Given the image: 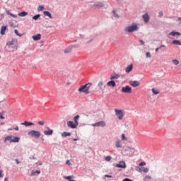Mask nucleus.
<instances>
[{"mask_svg":"<svg viewBox=\"0 0 181 181\" xmlns=\"http://www.w3.org/2000/svg\"><path fill=\"white\" fill-rule=\"evenodd\" d=\"M90 87H91V83H88L83 86H81L78 89V91H79V93H84L85 94H90Z\"/></svg>","mask_w":181,"mask_h":181,"instance_id":"obj_1","label":"nucleus"},{"mask_svg":"<svg viewBox=\"0 0 181 181\" xmlns=\"http://www.w3.org/2000/svg\"><path fill=\"white\" fill-rule=\"evenodd\" d=\"M139 28L136 23H132L131 25L127 26L124 28V32H127L128 33H132V32H136Z\"/></svg>","mask_w":181,"mask_h":181,"instance_id":"obj_2","label":"nucleus"},{"mask_svg":"<svg viewBox=\"0 0 181 181\" xmlns=\"http://www.w3.org/2000/svg\"><path fill=\"white\" fill-rule=\"evenodd\" d=\"M19 141H21V138L18 137V136H15L13 135H10V136H7L6 137L4 138V142H10V143H18L19 142Z\"/></svg>","mask_w":181,"mask_h":181,"instance_id":"obj_3","label":"nucleus"},{"mask_svg":"<svg viewBox=\"0 0 181 181\" xmlns=\"http://www.w3.org/2000/svg\"><path fill=\"white\" fill-rule=\"evenodd\" d=\"M28 135L30 136H32L33 138H36V139H38L41 134H40V132L39 131L31 130L28 132Z\"/></svg>","mask_w":181,"mask_h":181,"instance_id":"obj_4","label":"nucleus"},{"mask_svg":"<svg viewBox=\"0 0 181 181\" xmlns=\"http://www.w3.org/2000/svg\"><path fill=\"white\" fill-rule=\"evenodd\" d=\"M125 155L127 156H134L135 155V149L132 147H127L125 149Z\"/></svg>","mask_w":181,"mask_h":181,"instance_id":"obj_5","label":"nucleus"},{"mask_svg":"<svg viewBox=\"0 0 181 181\" xmlns=\"http://www.w3.org/2000/svg\"><path fill=\"white\" fill-rule=\"evenodd\" d=\"M115 115L117 117L118 119L121 120L124 118V112L121 110L115 109Z\"/></svg>","mask_w":181,"mask_h":181,"instance_id":"obj_6","label":"nucleus"},{"mask_svg":"<svg viewBox=\"0 0 181 181\" xmlns=\"http://www.w3.org/2000/svg\"><path fill=\"white\" fill-rule=\"evenodd\" d=\"M122 93H124L125 94H132V88L129 87V86H126L122 88Z\"/></svg>","mask_w":181,"mask_h":181,"instance_id":"obj_7","label":"nucleus"},{"mask_svg":"<svg viewBox=\"0 0 181 181\" xmlns=\"http://www.w3.org/2000/svg\"><path fill=\"white\" fill-rule=\"evenodd\" d=\"M67 127H69V128H71L72 129H74L77 128L78 125L76 123H74V122L73 121H69L67 122Z\"/></svg>","mask_w":181,"mask_h":181,"instance_id":"obj_8","label":"nucleus"},{"mask_svg":"<svg viewBox=\"0 0 181 181\" xmlns=\"http://www.w3.org/2000/svg\"><path fill=\"white\" fill-rule=\"evenodd\" d=\"M130 86L132 87H139L141 86V83L138 81H131L129 82Z\"/></svg>","mask_w":181,"mask_h":181,"instance_id":"obj_9","label":"nucleus"},{"mask_svg":"<svg viewBox=\"0 0 181 181\" xmlns=\"http://www.w3.org/2000/svg\"><path fill=\"white\" fill-rule=\"evenodd\" d=\"M106 124L104 121H100L93 124V127H105Z\"/></svg>","mask_w":181,"mask_h":181,"instance_id":"obj_10","label":"nucleus"},{"mask_svg":"<svg viewBox=\"0 0 181 181\" xmlns=\"http://www.w3.org/2000/svg\"><path fill=\"white\" fill-rule=\"evenodd\" d=\"M132 69H134V65L131 64L125 68L126 73H131V71H132Z\"/></svg>","mask_w":181,"mask_h":181,"instance_id":"obj_11","label":"nucleus"},{"mask_svg":"<svg viewBox=\"0 0 181 181\" xmlns=\"http://www.w3.org/2000/svg\"><path fill=\"white\" fill-rule=\"evenodd\" d=\"M116 168H127V165L125 164V162L121 161L119 163L116 164Z\"/></svg>","mask_w":181,"mask_h":181,"instance_id":"obj_12","label":"nucleus"},{"mask_svg":"<svg viewBox=\"0 0 181 181\" xmlns=\"http://www.w3.org/2000/svg\"><path fill=\"white\" fill-rule=\"evenodd\" d=\"M7 29H8V25L1 26V31H0L1 35H5V32H6Z\"/></svg>","mask_w":181,"mask_h":181,"instance_id":"obj_13","label":"nucleus"},{"mask_svg":"<svg viewBox=\"0 0 181 181\" xmlns=\"http://www.w3.org/2000/svg\"><path fill=\"white\" fill-rule=\"evenodd\" d=\"M33 40H35V41L40 40V39H42V35L37 34L35 35H33Z\"/></svg>","mask_w":181,"mask_h":181,"instance_id":"obj_14","label":"nucleus"},{"mask_svg":"<svg viewBox=\"0 0 181 181\" xmlns=\"http://www.w3.org/2000/svg\"><path fill=\"white\" fill-rule=\"evenodd\" d=\"M143 19L146 23H148V22H149V15H148V13H145L143 15Z\"/></svg>","mask_w":181,"mask_h":181,"instance_id":"obj_15","label":"nucleus"},{"mask_svg":"<svg viewBox=\"0 0 181 181\" xmlns=\"http://www.w3.org/2000/svg\"><path fill=\"white\" fill-rule=\"evenodd\" d=\"M21 125H25V127H30L31 125H35L33 122L25 121L23 123H21Z\"/></svg>","mask_w":181,"mask_h":181,"instance_id":"obj_16","label":"nucleus"},{"mask_svg":"<svg viewBox=\"0 0 181 181\" xmlns=\"http://www.w3.org/2000/svg\"><path fill=\"white\" fill-rule=\"evenodd\" d=\"M107 86H108V87H115L116 86L115 81H110L109 82H107Z\"/></svg>","mask_w":181,"mask_h":181,"instance_id":"obj_17","label":"nucleus"},{"mask_svg":"<svg viewBox=\"0 0 181 181\" xmlns=\"http://www.w3.org/2000/svg\"><path fill=\"white\" fill-rule=\"evenodd\" d=\"M176 35H177V36H181V33H179V32L173 31V32H171V33H169V35H170V36H176Z\"/></svg>","mask_w":181,"mask_h":181,"instance_id":"obj_18","label":"nucleus"},{"mask_svg":"<svg viewBox=\"0 0 181 181\" xmlns=\"http://www.w3.org/2000/svg\"><path fill=\"white\" fill-rule=\"evenodd\" d=\"M78 119H80V115H76L74 117V121L76 125L78 126Z\"/></svg>","mask_w":181,"mask_h":181,"instance_id":"obj_19","label":"nucleus"},{"mask_svg":"<svg viewBox=\"0 0 181 181\" xmlns=\"http://www.w3.org/2000/svg\"><path fill=\"white\" fill-rule=\"evenodd\" d=\"M45 135H53V130L49 129L44 132Z\"/></svg>","mask_w":181,"mask_h":181,"instance_id":"obj_20","label":"nucleus"},{"mask_svg":"<svg viewBox=\"0 0 181 181\" xmlns=\"http://www.w3.org/2000/svg\"><path fill=\"white\" fill-rule=\"evenodd\" d=\"M117 78H119V75L115 74V75H112L110 77V80H117Z\"/></svg>","mask_w":181,"mask_h":181,"instance_id":"obj_21","label":"nucleus"},{"mask_svg":"<svg viewBox=\"0 0 181 181\" xmlns=\"http://www.w3.org/2000/svg\"><path fill=\"white\" fill-rule=\"evenodd\" d=\"M43 13H44V15H45V16H49L50 18V19L53 18V17L52 16V13H50V12L44 11Z\"/></svg>","mask_w":181,"mask_h":181,"instance_id":"obj_22","label":"nucleus"},{"mask_svg":"<svg viewBox=\"0 0 181 181\" xmlns=\"http://www.w3.org/2000/svg\"><path fill=\"white\" fill-rule=\"evenodd\" d=\"M173 45H177V46H181V42L177 40L173 41Z\"/></svg>","mask_w":181,"mask_h":181,"instance_id":"obj_23","label":"nucleus"},{"mask_svg":"<svg viewBox=\"0 0 181 181\" xmlns=\"http://www.w3.org/2000/svg\"><path fill=\"white\" fill-rule=\"evenodd\" d=\"M152 93L155 94V95H158L159 94V90L156 89L155 88H152Z\"/></svg>","mask_w":181,"mask_h":181,"instance_id":"obj_24","label":"nucleus"},{"mask_svg":"<svg viewBox=\"0 0 181 181\" xmlns=\"http://www.w3.org/2000/svg\"><path fill=\"white\" fill-rule=\"evenodd\" d=\"M116 148H121V140H117L115 144Z\"/></svg>","mask_w":181,"mask_h":181,"instance_id":"obj_25","label":"nucleus"},{"mask_svg":"<svg viewBox=\"0 0 181 181\" xmlns=\"http://www.w3.org/2000/svg\"><path fill=\"white\" fill-rule=\"evenodd\" d=\"M28 15V12H25V11H23V12H21L20 13H18V16H26Z\"/></svg>","mask_w":181,"mask_h":181,"instance_id":"obj_26","label":"nucleus"},{"mask_svg":"<svg viewBox=\"0 0 181 181\" xmlns=\"http://www.w3.org/2000/svg\"><path fill=\"white\" fill-rule=\"evenodd\" d=\"M14 42H15V39H13L11 41H8L6 43V46H12L13 45Z\"/></svg>","mask_w":181,"mask_h":181,"instance_id":"obj_27","label":"nucleus"},{"mask_svg":"<svg viewBox=\"0 0 181 181\" xmlns=\"http://www.w3.org/2000/svg\"><path fill=\"white\" fill-rule=\"evenodd\" d=\"M141 170L144 173H148L149 172V169H148L147 168H145V167H141Z\"/></svg>","mask_w":181,"mask_h":181,"instance_id":"obj_28","label":"nucleus"},{"mask_svg":"<svg viewBox=\"0 0 181 181\" xmlns=\"http://www.w3.org/2000/svg\"><path fill=\"white\" fill-rule=\"evenodd\" d=\"M40 175V170H36V171H33L31 173V176H35V175Z\"/></svg>","mask_w":181,"mask_h":181,"instance_id":"obj_29","label":"nucleus"},{"mask_svg":"<svg viewBox=\"0 0 181 181\" xmlns=\"http://www.w3.org/2000/svg\"><path fill=\"white\" fill-rule=\"evenodd\" d=\"M40 18V14H37L33 17V19H34V21H37V19H39Z\"/></svg>","mask_w":181,"mask_h":181,"instance_id":"obj_30","label":"nucleus"},{"mask_svg":"<svg viewBox=\"0 0 181 181\" xmlns=\"http://www.w3.org/2000/svg\"><path fill=\"white\" fill-rule=\"evenodd\" d=\"M71 135V134L69 133V132H64V133H62V136H70Z\"/></svg>","mask_w":181,"mask_h":181,"instance_id":"obj_31","label":"nucleus"},{"mask_svg":"<svg viewBox=\"0 0 181 181\" xmlns=\"http://www.w3.org/2000/svg\"><path fill=\"white\" fill-rule=\"evenodd\" d=\"M111 159H112V158H111V156H110L105 157V160H106V162H110V160H111Z\"/></svg>","mask_w":181,"mask_h":181,"instance_id":"obj_32","label":"nucleus"},{"mask_svg":"<svg viewBox=\"0 0 181 181\" xmlns=\"http://www.w3.org/2000/svg\"><path fill=\"white\" fill-rule=\"evenodd\" d=\"M71 47H69L64 50V53H71Z\"/></svg>","mask_w":181,"mask_h":181,"instance_id":"obj_33","label":"nucleus"},{"mask_svg":"<svg viewBox=\"0 0 181 181\" xmlns=\"http://www.w3.org/2000/svg\"><path fill=\"white\" fill-rule=\"evenodd\" d=\"M64 179H66V180H71V179H73L72 176H65L64 177Z\"/></svg>","mask_w":181,"mask_h":181,"instance_id":"obj_34","label":"nucleus"},{"mask_svg":"<svg viewBox=\"0 0 181 181\" xmlns=\"http://www.w3.org/2000/svg\"><path fill=\"white\" fill-rule=\"evenodd\" d=\"M146 57L147 59H149V58L152 57V55H151V52H146Z\"/></svg>","mask_w":181,"mask_h":181,"instance_id":"obj_35","label":"nucleus"},{"mask_svg":"<svg viewBox=\"0 0 181 181\" xmlns=\"http://www.w3.org/2000/svg\"><path fill=\"white\" fill-rule=\"evenodd\" d=\"M173 63L174 64H175V66H177V64H179V60H177V59H173Z\"/></svg>","mask_w":181,"mask_h":181,"instance_id":"obj_36","label":"nucleus"},{"mask_svg":"<svg viewBox=\"0 0 181 181\" xmlns=\"http://www.w3.org/2000/svg\"><path fill=\"white\" fill-rule=\"evenodd\" d=\"M0 119H5V117H4V112H0Z\"/></svg>","mask_w":181,"mask_h":181,"instance_id":"obj_37","label":"nucleus"},{"mask_svg":"<svg viewBox=\"0 0 181 181\" xmlns=\"http://www.w3.org/2000/svg\"><path fill=\"white\" fill-rule=\"evenodd\" d=\"M43 9H45V7L43 6H39L37 11H43Z\"/></svg>","mask_w":181,"mask_h":181,"instance_id":"obj_38","label":"nucleus"},{"mask_svg":"<svg viewBox=\"0 0 181 181\" xmlns=\"http://www.w3.org/2000/svg\"><path fill=\"white\" fill-rule=\"evenodd\" d=\"M14 33L17 35V36H19L20 37H22V35L19 34L18 30H14Z\"/></svg>","mask_w":181,"mask_h":181,"instance_id":"obj_39","label":"nucleus"},{"mask_svg":"<svg viewBox=\"0 0 181 181\" xmlns=\"http://www.w3.org/2000/svg\"><path fill=\"white\" fill-rule=\"evenodd\" d=\"M113 16H115V18H119V16H118V14L117 13V12L115 11H113Z\"/></svg>","mask_w":181,"mask_h":181,"instance_id":"obj_40","label":"nucleus"},{"mask_svg":"<svg viewBox=\"0 0 181 181\" xmlns=\"http://www.w3.org/2000/svg\"><path fill=\"white\" fill-rule=\"evenodd\" d=\"M37 124H38V125L43 126V125H45V121L42 120L40 122H38Z\"/></svg>","mask_w":181,"mask_h":181,"instance_id":"obj_41","label":"nucleus"},{"mask_svg":"<svg viewBox=\"0 0 181 181\" xmlns=\"http://www.w3.org/2000/svg\"><path fill=\"white\" fill-rule=\"evenodd\" d=\"M122 141H127V138L125 137V134H122Z\"/></svg>","mask_w":181,"mask_h":181,"instance_id":"obj_42","label":"nucleus"},{"mask_svg":"<svg viewBox=\"0 0 181 181\" xmlns=\"http://www.w3.org/2000/svg\"><path fill=\"white\" fill-rule=\"evenodd\" d=\"M136 170H137V172H142V168L136 167Z\"/></svg>","mask_w":181,"mask_h":181,"instance_id":"obj_43","label":"nucleus"},{"mask_svg":"<svg viewBox=\"0 0 181 181\" xmlns=\"http://www.w3.org/2000/svg\"><path fill=\"white\" fill-rule=\"evenodd\" d=\"M103 86H104V83L103 81L99 82L98 86L99 87H103Z\"/></svg>","mask_w":181,"mask_h":181,"instance_id":"obj_44","label":"nucleus"},{"mask_svg":"<svg viewBox=\"0 0 181 181\" xmlns=\"http://www.w3.org/2000/svg\"><path fill=\"white\" fill-rule=\"evenodd\" d=\"M145 165H146V163H145V162H141L139 163V166H145Z\"/></svg>","mask_w":181,"mask_h":181,"instance_id":"obj_45","label":"nucleus"},{"mask_svg":"<svg viewBox=\"0 0 181 181\" xmlns=\"http://www.w3.org/2000/svg\"><path fill=\"white\" fill-rule=\"evenodd\" d=\"M66 163V165H69V166H71V163L70 162V160H67Z\"/></svg>","mask_w":181,"mask_h":181,"instance_id":"obj_46","label":"nucleus"},{"mask_svg":"<svg viewBox=\"0 0 181 181\" xmlns=\"http://www.w3.org/2000/svg\"><path fill=\"white\" fill-rule=\"evenodd\" d=\"M3 172L4 171L2 170H0V177H4V175L2 174Z\"/></svg>","mask_w":181,"mask_h":181,"instance_id":"obj_47","label":"nucleus"},{"mask_svg":"<svg viewBox=\"0 0 181 181\" xmlns=\"http://www.w3.org/2000/svg\"><path fill=\"white\" fill-rule=\"evenodd\" d=\"M158 15L159 16H163V11H159Z\"/></svg>","mask_w":181,"mask_h":181,"instance_id":"obj_48","label":"nucleus"},{"mask_svg":"<svg viewBox=\"0 0 181 181\" xmlns=\"http://www.w3.org/2000/svg\"><path fill=\"white\" fill-rule=\"evenodd\" d=\"M10 16H12V18H18V16L13 13L10 14Z\"/></svg>","mask_w":181,"mask_h":181,"instance_id":"obj_49","label":"nucleus"},{"mask_svg":"<svg viewBox=\"0 0 181 181\" xmlns=\"http://www.w3.org/2000/svg\"><path fill=\"white\" fill-rule=\"evenodd\" d=\"M140 43H141V45H145V42H144V40H140Z\"/></svg>","mask_w":181,"mask_h":181,"instance_id":"obj_50","label":"nucleus"},{"mask_svg":"<svg viewBox=\"0 0 181 181\" xmlns=\"http://www.w3.org/2000/svg\"><path fill=\"white\" fill-rule=\"evenodd\" d=\"M145 179H152V177H151L150 175H146L145 177Z\"/></svg>","mask_w":181,"mask_h":181,"instance_id":"obj_51","label":"nucleus"},{"mask_svg":"<svg viewBox=\"0 0 181 181\" xmlns=\"http://www.w3.org/2000/svg\"><path fill=\"white\" fill-rule=\"evenodd\" d=\"M16 162L17 165H19V163H21V161H19V160L16 159Z\"/></svg>","mask_w":181,"mask_h":181,"instance_id":"obj_52","label":"nucleus"},{"mask_svg":"<svg viewBox=\"0 0 181 181\" xmlns=\"http://www.w3.org/2000/svg\"><path fill=\"white\" fill-rule=\"evenodd\" d=\"M15 131H19V127L18 126H16L15 128H14Z\"/></svg>","mask_w":181,"mask_h":181,"instance_id":"obj_53","label":"nucleus"},{"mask_svg":"<svg viewBox=\"0 0 181 181\" xmlns=\"http://www.w3.org/2000/svg\"><path fill=\"white\" fill-rule=\"evenodd\" d=\"M123 181H132L129 178H125L123 180Z\"/></svg>","mask_w":181,"mask_h":181,"instance_id":"obj_54","label":"nucleus"},{"mask_svg":"<svg viewBox=\"0 0 181 181\" xmlns=\"http://www.w3.org/2000/svg\"><path fill=\"white\" fill-rule=\"evenodd\" d=\"M95 6H103V4L100 3V4H96Z\"/></svg>","mask_w":181,"mask_h":181,"instance_id":"obj_55","label":"nucleus"},{"mask_svg":"<svg viewBox=\"0 0 181 181\" xmlns=\"http://www.w3.org/2000/svg\"><path fill=\"white\" fill-rule=\"evenodd\" d=\"M105 177H112V176L108 175H105Z\"/></svg>","mask_w":181,"mask_h":181,"instance_id":"obj_56","label":"nucleus"},{"mask_svg":"<svg viewBox=\"0 0 181 181\" xmlns=\"http://www.w3.org/2000/svg\"><path fill=\"white\" fill-rule=\"evenodd\" d=\"M6 13H7V15H10V16H11V12H9V11H6Z\"/></svg>","mask_w":181,"mask_h":181,"instance_id":"obj_57","label":"nucleus"},{"mask_svg":"<svg viewBox=\"0 0 181 181\" xmlns=\"http://www.w3.org/2000/svg\"><path fill=\"white\" fill-rule=\"evenodd\" d=\"M159 49H160V47H158L156 49V52H158L159 51Z\"/></svg>","mask_w":181,"mask_h":181,"instance_id":"obj_58","label":"nucleus"},{"mask_svg":"<svg viewBox=\"0 0 181 181\" xmlns=\"http://www.w3.org/2000/svg\"><path fill=\"white\" fill-rule=\"evenodd\" d=\"M177 21H181V17H179V18H177Z\"/></svg>","mask_w":181,"mask_h":181,"instance_id":"obj_59","label":"nucleus"},{"mask_svg":"<svg viewBox=\"0 0 181 181\" xmlns=\"http://www.w3.org/2000/svg\"><path fill=\"white\" fill-rule=\"evenodd\" d=\"M160 47H165V45H160Z\"/></svg>","mask_w":181,"mask_h":181,"instance_id":"obj_60","label":"nucleus"},{"mask_svg":"<svg viewBox=\"0 0 181 181\" xmlns=\"http://www.w3.org/2000/svg\"><path fill=\"white\" fill-rule=\"evenodd\" d=\"M74 141H78V139H74Z\"/></svg>","mask_w":181,"mask_h":181,"instance_id":"obj_61","label":"nucleus"},{"mask_svg":"<svg viewBox=\"0 0 181 181\" xmlns=\"http://www.w3.org/2000/svg\"><path fill=\"white\" fill-rule=\"evenodd\" d=\"M8 131H12V129H8Z\"/></svg>","mask_w":181,"mask_h":181,"instance_id":"obj_62","label":"nucleus"},{"mask_svg":"<svg viewBox=\"0 0 181 181\" xmlns=\"http://www.w3.org/2000/svg\"><path fill=\"white\" fill-rule=\"evenodd\" d=\"M4 123H2V122H1V125H4Z\"/></svg>","mask_w":181,"mask_h":181,"instance_id":"obj_63","label":"nucleus"}]
</instances>
